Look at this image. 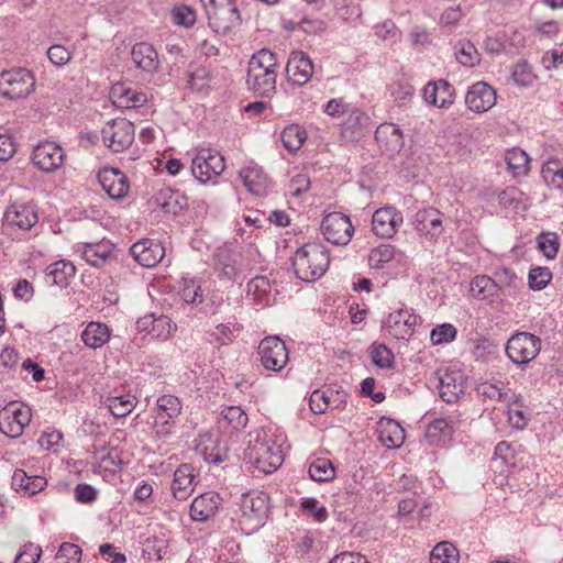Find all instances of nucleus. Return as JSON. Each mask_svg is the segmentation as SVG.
I'll use <instances>...</instances> for the list:
<instances>
[{
    "mask_svg": "<svg viewBox=\"0 0 563 563\" xmlns=\"http://www.w3.org/2000/svg\"><path fill=\"white\" fill-rule=\"evenodd\" d=\"M323 112L338 119L339 140L342 144L360 142L371 130V118L361 108L346 102L344 98L330 99L323 106Z\"/></svg>",
    "mask_w": 563,
    "mask_h": 563,
    "instance_id": "f257e3e1",
    "label": "nucleus"
},
{
    "mask_svg": "<svg viewBox=\"0 0 563 563\" xmlns=\"http://www.w3.org/2000/svg\"><path fill=\"white\" fill-rule=\"evenodd\" d=\"M277 55L267 48L254 53L249 63L245 85L249 91L262 98H272L277 92Z\"/></svg>",
    "mask_w": 563,
    "mask_h": 563,
    "instance_id": "f03ea898",
    "label": "nucleus"
},
{
    "mask_svg": "<svg viewBox=\"0 0 563 563\" xmlns=\"http://www.w3.org/2000/svg\"><path fill=\"white\" fill-rule=\"evenodd\" d=\"M297 278L311 283L324 275L330 265L329 250L322 243L312 242L297 249L292 256Z\"/></svg>",
    "mask_w": 563,
    "mask_h": 563,
    "instance_id": "7ed1b4c3",
    "label": "nucleus"
},
{
    "mask_svg": "<svg viewBox=\"0 0 563 563\" xmlns=\"http://www.w3.org/2000/svg\"><path fill=\"white\" fill-rule=\"evenodd\" d=\"M244 460L251 463L256 470L271 474L284 462L282 446L276 443L273 435L265 430L256 432L254 440H251L244 451Z\"/></svg>",
    "mask_w": 563,
    "mask_h": 563,
    "instance_id": "20e7f679",
    "label": "nucleus"
},
{
    "mask_svg": "<svg viewBox=\"0 0 563 563\" xmlns=\"http://www.w3.org/2000/svg\"><path fill=\"white\" fill-rule=\"evenodd\" d=\"M269 497L261 490H251L241 496L240 525L246 533H252L262 528L269 512Z\"/></svg>",
    "mask_w": 563,
    "mask_h": 563,
    "instance_id": "39448f33",
    "label": "nucleus"
},
{
    "mask_svg": "<svg viewBox=\"0 0 563 563\" xmlns=\"http://www.w3.org/2000/svg\"><path fill=\"white\" fill-rule=\"evenodd\" d=\"M209 26L218 34H227L241 24L235 0H201Z\"/></svg>",
    "mask_w": 563,
    "mask_h": 563,
    "instance_id": "423d86ee",
    "label": "nucleus"
},
{
    "mask_svg": "<svg viewBox=\"0 0 563 563\" xmlns=\"http://www.w3.org/2000/svg\"><path fill=\"white\" fill-rule=\"evenodd\" d=\"M38 221V216L33 206L13 203L7 208L2 219V231L9 235L21 238L30 232Z\"/></svg>",
    "mask_w": 563,
    "mask_h": 563,
    "instance_id": "0eeeda50",
    "label": "nucleus"
},
{
    "mask_svg": "<svg viewBox=\"0 0 563 563\" xmlns=\"http://www.w3.org/2000/svg\"><path fill=\"white\" fill-rule=\"evenodd\" d=\"M34 87L35 77L25 68L4 70L0 74V95L7 99L25 98Z\"/></svg>",
    "mask_w": 563,
    "mask_h": 563,
    "instance_id": "6e6552de",
    "label": "nucleus"
},
{
    "mask_svg": "<svg viewBox=\"0 0 563 563\" xmlns=\"http://www.w3.org/2000/svg\"><path fill=\"white\" fill-rule=\"evenodd\" d=\"M101 135L103 144L109 150L121 153L134 141V124L124 118L112 119L102 128Z\"/></svg>",
    "mask_w": 563,
    "mask_h": 563,
    "instance_id": "1a4fd4ad",
    "label": "nucleus"
},
{
    "mask_svg": "<svg viewBox=\"0 0 563 563\" xmlns=\"http://www.w3.org/2000/svg\"><path fill=\"white\" fill-rule=\"evenodd\" d=\"M540 350V338L528 332L514 334L506 344L507 356L517 365L528 364L537 357Z\"/></svg>",
    "mask_w": 563,
    "mask_h": 563,
    "instance_id": "9d476101",
    "label": "nucleus"
},
{
    "mask_svg": "<svg viewBox=\"0 0 563 563\" xmlns=\"http://www.w3.org/2000/svg\"><path fill=\"white\" fill-rule=\"evenodd\" d=\"M224 169V157L212 148H201L191 162L192 176L201 184L218 177Z\"/></svg>",
    "mask_w": 563,
    "mask_h": 563,
    "instance_id": "9b49d317",
    "label": "nucleus"
},
{
    "mask_svg": "<svg viewBox=\"0 0 563 563\" xmlns=\"http://www.w3.org/2000/svg\"><path fill=\"white\" fill-rule=\"evenodd\" d=\"M257 354L263 367L273 372H280L289 360L288 349L278 336L263 339L258 345Z\"/></svg>",
    "mask_w": 563,
    "mask_h": 563,
    "instance_id": "f8f14e48",
    "label": "nucleus"
},
{
    "mask_svg": "<svg viewBox=\"0 0 563 563\" xmlns=\"http://www.w3.org/2000/svg\"><path fill=\"white\" fill-rule=\"evenodd\" d=\"M320 228L324 239L334 245L349 244L354 233L350 218L341 212L325 214Z\"/></svg>",
    "mask_w": 563,
    "mask_h": 563,
    "instance_id": "ddd939ff",
    "label": "nucleus"
},
{
    "mask_svg": "<svg viewBox=\"0 0 563 563\" xmlns=\"http://www.w3.org/2000/svg\"><path fill=\"white\" fill-rule=\"evenodd\" d=\"M31 418L30 407L11 402L0 412V431L15 439L23 433L24 428L31 422Z\"/></svg>",
    "mask_w": 563,
    "mask_h": 563,
    "instance_id": "4468645a",
    "label": "nucleus"
},
{
    "mask_svg": "<svg viewBox=\"0 0 563 563\" xmlns=\"http://www.w3.org/2000/svg\"><path fill=\"white\" fill-rule=\"evenodd\" d=\"M419 317L404 308L393 311L383 322V329L394 339L408 340L415 332Z\"/></svg>",
    "mask_w": 563,
    "mask_h": 563,
    "instance_id": "2eb2a0df",
    "label": "nucleus"
},
{
    "mask_svg": "<svg viewBox=\"0 0 563 563\" xmlns=\"http://www.w3.org/2000/svg\"><path fill=\"white\" fill-rule=\"evenodd\" d=\"M31 159L40 170L52 173L64 164L65 152L57 143L44 141L34 147Z\"/></svg>",
    "mask_w": 563,
    "mask_h": 563,
    "instance_id": "dca6fc26",
    "label": "nucleus"
},
{
    "mask_svg": "<svg viewBox=\"0 0 563 563\" xmlns=\"http://www.w3.org/2000/svg\"><path fill=\"white\" fill-rule=\"evenodd\" d=\"M313 69L312 60L307 53L294 51L286 65L287 80L294 86L302 87L310 81Z\"/></svg>",
    "mask_w": 563,
    "mask_h": 563,
    "instance_id": "f3484780",
    "label": "nucleus"
},
{
    "mask_svg": "<svg viewBox=\"0 0 563 563\" xmlns=\"http://www.w3.org/2000/svg\"><path fill=\"white\" fill-rule=\"evenodd\" d=\"M102 189L113 200H121L128 196L130 184L128 176L119 168L104 167L97 175Z\"/></svg>",
    "mask_w": 563,
    "mask_h": 563,
    "instance_id": "a211bd4d",
    "label": "nucleus"
},
{
    "mask_svg": "<svg viewBox=\"0 0 563 563\" xmlns=\"http://www.w3.org/2000/svg\"><path fill=\"white\" fill-rule=\"evenodd\" d=\"M467 377L460 369L448 368L439 376V395L448 404L456 402L465 391Z\"/></svg>",
    "mask_w": 563,
    "mask_h": 563,
    "instance_id": "6ab92c4d",
    "label": "nucleus"
},
{
    "mask_svg": "<svg viewBox=\"0 0 563 563\" xmlns=\"http://www.w3.org/2000/svg\"><path fill=\"white\" fill-rule=\"evenodd\" d=\"M465 104L475 113H484L496 104V91L488 84L477 81L466 91Z\"/></svg>",
    "mask_w": 563,
    "mask_h": 563,
    "instance_id": "aec40b11",
    "label": "nucleus"
},
{
    "mask_svg": "<svg viewBox=\"0 0 563 563\" xmlns=\"http://www.w3.org/2000/svg\"><path fill=\"white\" fill-rule=\"evenodd\" d=\"M402 223V214L394 207L377 209L372 217V230L375 235L389 239Z\"/></svg>",
    "mask_w": 563,
    "mask_h": 563,
    "instance_id": "412c9836",
    "label": "nucleus"
},
{
    "mask_svg": "<svg viewBox=\"0 0 563 563\" xmlns=\"http://www.w3.org/2000/svg\"><path fill=\"white\" fill-rule=\"evenodd\" d=\"M136 329L139 332L150 334L152 339L166 341L176 331L177 327L167 316L150 313L137 319Z\"/></svg>",
    "mask_w": 563,
    "mask_h": 563,
    "instance_id": "4be33fe9",
    "label": "nucleus"
},
{
    "mask_svg": "<svg viewBox=\"0 0 563 563\" xmlns=\"http://www.w3.org/2000/svg\"><path fill=\"white\" fill-rule=\"evenodd\" d=\"M130 252L134 260L144 267H155L165 256V247L158 241L143 239L134 243Z\"/></svg>",
    "mask_w": 563,
    "mask_h": 563,
    "instance_id": "5701e85b",
    "label": "nucleus"
},
{
    "mask_svg": "<svg viewBox=\"0 0 563 563\" xmlns=\"http://www.w3.org/2000/svg\"><path fill=\"white\" fill-rule=\"evenodd\" d=\"M412 223L420 234L431 240H435L443 232L442 213L432 207L418 210L413 216Z\"/></svg>",
    "mask_w": 563,
    "mask_h": 563,
    "instance_id": "b1692460",
    "label": "nucleus"
},
{
    "mask_svg": "<svg viewBox=\"0 0 563 563\" xmlns=\"http://www.w3.org/2000/svg\"><path fill=\"white\" fill-rule=\"evenodd\" d=\"M422 92L427 103L442 109L450 108L455 100V89L445 79L429 81Z\"/></svg>",
    "mask_w": 563,
    "mask_h": 563,
    "instance_id": "393cba45",
    "label": "nucleus"
},
{
    "mask_svg": "<svg viewBox=\"0 0 563 563\" xmlns=\"http://www.w3.org/2000/svg\"><path fill=\"white\" fill-rule=\"evenodd\" d=\"M221 503L222 498L214 492L200 494L190 505V518L194 521H207L217 514Z\"/></svg>",
    "mask_w": 563,
    "mask_h": 563,
    "instance_id": "a878e982",
    "label": "nucleus"
},
{
    "mask_svg": "<svg viewBox=\"0 0 563 563\" xmlns=\"http://www.w3.org/2000/svg\"><path fill=\"white\" fill-rule=\"evenodd\" d=\"M132 60L139 69L148 74L159 70L161 62L155 47L147 42H139L132 46Z\"/></svg>",
    "mask_w": 563,
    "mask_h": 563,
    "instance_id": "bb28decb",
    "label": "nucleus"
},
{
    "mask_svg": "<svg viewBox=\"0 0 563 563\" xmlns=\"http://www.w3.org/2000/svg\"><path fill=\"white\" fill-rule=\"evenodd\" d=\"M75 265L69 261L60 260L46 267L45 282L52 286L66 288L70 284L71 278L75 277Z\"/></svg>",
    "mask_w": 563,
    "mask_h": 563,
    "instance_id": "cd10ccee",
    "label": "nucleus"
},
{
    "mask_svg": "<svg viewBox=\"0 0 563 563\" xmlns=\"http://www.w3.org/2000/svg\"><path fill=\"white\" fill-rule=\"evenodd\" d=\"M112 102L118 108H137L147 102L144 92L125 87L122 84L114 85L110 90Z\"/></svg>",
    "mask_w": 563,
    "mask_h": 563,
    "instance_id": "c85d7f7f",
    "label": "nucleus"
},
{
    "mask_svg": "<svg viewBox=\"0 0 563 563\" xmlns=\"http://www.w3.org/2000/svg\"><path fill=\"white\" fill-rule=\"evenodd\" d=\"M194 467L190 464L179 465L172 483V492L176 499L186 500L194 490Z\"/></svg>",
    "mask_w": 563,
    "mask_h": 563,
    "instance_id": "c756f323",
    "label": "nucleus"
},
{
    "mask_svg": "<svg viewBox=\"0 0 563 563\" xmlns=\"http://www.w3.org/2000/svg\"><path fill=\"white\" fill-rule=\"evenodd\" d=\"M375 140L387 151H399L404 145V135L401 129L394 123L385 122L377 126Z\"/></svg>",
    "mask_w": 563,
    "mask_h": 563,
    "instance_id": "7c9ffc66",
    "label": "nucleus"
},
{
    "mask_svg": "<svg viewBox=\"0 0 563 563\" xmlns=\"http://www.w3.org/2000/svg\"><path fill=\"white\" fill-rule=\"evenodd\" d=\"M380 442L387 446L399 448L405 441V429L394 419L380 418L378 421Z\"/></svg>",
    "mask_w": 563,
    "mask_h": 563,
    "instance_id": "2f4dec72",
    "label": "nucleus"
},
{
    "mask_svg": "<svg viewBox=\"0 0 563 563\" xmlns=\"http://www.w3.org/2000/svg\"><path fill=\"white\" fill-rule=\"evenodd\" d=\"M240 177L243 185L250 192L256 196L266 194L269 179L266 173L261 167L251 166L240 170Z\"/></svg>",
    "mask_w": 563,
    "mask_h": 563,
    "instance_id": "473e14b6",
    "label": "nucleus"
},
{
    "mask_svg": "<svg viewBox=\"0 0 563 563\" xmlns=\"http://www.w3.org/2000/svg\"><path fill=\"white\" fill-rule=\"evenodd\" d=\"M113 244L110 241H99L96 243H86L82 246V258L93 267H101L111 256Z\"/></svg>",
    "mask_w": 563,
    "mask_h": 563,
    "instance_id": "72a5a7b5",
    "label": "nucleus"
},
{
    "mask_svg": "<svg viewBox=\"0 0 563 563\" xmlns=\"http://www.w3.org/2000/svg\"><path fill=\"white\" fill-rule=\"evenodd\" d=\"M47 481L42 476H30L24 470H15L12 475V488L16 492H23L29 496H33L44 489Z\"/></svg>",
    "mask_w": 563,
    "mask_h": 563,
    "instance_id": "f704fd0d",
    "label": "nucleus"
},
{
    "mask_svg": "<svg viewBox=\"0 0 563 563\" xmlns=\"http://www.w3.org/2000/svg\"><path fill=\"white\" fill-rule=\"evenodd\" d=\"M183 404L177 396L162 395L156 400V419L163 424L174 422L181 415Z\"/></svg>",
    "mask_w": 563,
    "mask_h": 563,
    "instance_id": "c9c22d12",
    "label": "nucleus"
},
{
    "mask_svg": "<svg viewBox=\"0 0 563 563\" xmlns=\"http://www.w3.org/2000/svg\"><path fill=\"white\" fill-rule=\"evenodd\" d=\"M111 336L110 328L102 322L91 321L81 332V341L90 349H99L103 346Z\"/></svg>",
    "mask_w": 563,
    "mask_h": 563,
    "instance_id": "e433bc0d",
    "label": "nucleus"
},
{
    "mask_svg": "<svg viewBox=\"0 0 563 563\" xmlns=\"http://www.w3.org/2000/svg\"><path fill=\"white\" fill-rule=\"evenodd\" d=\"M454 432L452 419L439 418L431 421L426 430V437L430 444H439L450 439Z\"/></svg>",
    "mask_w": 563,
    "mask_h": 563,
    "instance_id": "4c0bfd02",
    "label": "nucleus"
},
{
    "mask_svg": "<svg viewBox=\"0 0 563 563\" xmlns=\"http://www.w3.org/2000/svg\"><path fill=\"white\" fill-rule=\"evenodd\" d=\"M470 291L476 299H487L497 294L498 282L487 275H477L471 282Z\"/></svg>",
    "mask_w": 563,
    "mask_h": 563,
    "instance_id": "58836bf2",
    "label": "nucleus"
},
{
    "mask_svg": "<svg viewBox=\"0 0 563 563\" xmlns=\"http://www.w3.org/2000/svg\"><path fill=\"white\" fill-rule=\"evenodd\" d=\"M104 405L115 418H124L132 412L136 406L135 397L131 395L109 396Z\"/></svg>",
    "mask_w": 563,
    "mask_h": 563,
    "instance_id": "ea45409f",
    "label": "nucleus"
},
{
    "mask_svg": "<svg viewBox=\"0 0 563 563\" xmlns=\"http://www.w3.org/2000/svg\"><path fill=\"white\" fill-rule=\"evenodd\" d=\"M198 449L203 460L209 464L219 465L228 456L227 449L221 446L219 441L217 439H212V437H208L203 440Z\"/></svg>",
    "mask_w": 563,
    "mask_h": 563,
    "instance_id": "a19ab883",
    "label": "nucleus"
},
{
    "mask_svg": "<svg viewBox=\"0 0 563 563\" xmlns=\"http://www.w3.org/2000/svg\"><path fill=\"white\" fill-rule=\"evenodd\" d=\"M306 139V130L298 124H290L286 126L280 134L284 147L290 153L297 152L302 146Z\"/></svg>",
    "mask_w": 563,
    "mask_h": 563,
    "instance_id": "79ce46f5",
    "label": "nucleus"
},
{
    "mask_svg": "<svg viewBox=\"0 0 563 563\" xmlns=\"http://www.w3.org/2000/svg\"><path fill=\"white\" fill-rule=\"evenodd\" d=\"M506 163L508 169L512 173L514 176H523L529 172L530 158L528 154L518 147H515L507 152L506 154Z\"/></svg>",
    "mask_w": 563,
    "mask_h": 563,
    "instance_id": "37998d69",
    "label": "nucleus"
},
{
    "mask_svg": "<svg viewBox=\"0 0 563 563\" xmlns=\"http://www.w3.org/2000/svg\"><path fill=\"white\" fill-rule=\"evenodd\" d=\"M157 201L166 212L174 214H177L186 207L185 197L170 188L162 189L158 192Z\"/></svg>",
    "mask_w": 563,
    "mask_h": 563,
    "instance_id": "c03bdc74",
    "label": "nucleus"
},
{
    "mask_svg": "<svg viewBox=\"0 0 563 563\" xmlns=\"http://www.w3.org/2000/svg\"><path fill=\"white\" fill-rule=\"evenodd\" d=\"M272 285L266 276H255L247 283V295L260 305H267Z\"/></svg>",
    "mask_w": 563,
    "mask_h": 563,
    "instance_id": "a18cd8bd",
    "label": "nucleus"
},
{
    "mask_svg": "<svg viewBox=\"0 0 563 563\" xmlns=\"http://www.w3.org/2000/svg\"><path fill=\"white\" fill-rule=\"evenodd\" d=\"M211 73L207 66L190 64L187 71V84L191 90H202L209 85Z\"/></svg>",
    "mask_w": 563,
    "mask_h": 563,
    "instance_id": "49530a36",
    "label": "nucleus"
},
{
    "mask_svg": "<svg viewBox=\"0 0 563 563\" xmlns=\"http://www.w3.org/2000/svg\"><path fill=\"white\" fill-rule=\"evenodd\" d=\"M179 295L186 303L199 305L203 301L201 286L194 278L183 277L180 279Z\"/></svg>",
    "mask_w": 563,
    "mask_h": 563,
    "instance_id": "de8ad7c7",
    "label": "nucleus"
},
{
    "mask_svg": "<svg viewBox=\"0 0 563 563\" xmlns=\"http://www.w3.org/2000/svg\"><path fill=\"white\" fill-rule=\"evenodd\" d=\"M459 550L448 541L438 543L430 553L431 563H457Z\"/></svg>",
    "mask_w": 563,
    "mask_h": 563,
    "instance_id": "09e8293b",
    "label": "nucleus"
},
{
    "mask_svg": "<svg viewBox=\"0 0 563 563\" xmlns=\"http://www.w3.org/2000/svg\"><path fill=\"white\" fill-rule=\"evenodd\" d=\"M309 476L314 482H329L334 478L335 471L332 462L328 459L314 460L308 470Z\"/></svg>",
    "mask_w": 563,
    "mask_h": 563,
    "instance_id": "8fccbe9b",
    "label": "nucleus"
},
{
    "mask_svg": "<svg viewBox=\"0 0 563 563\" xmlns=\"http://www.w3.org/2000/svg\"><path fill=\"white\" fill-rule=\"evenodd\" d=\"M216 267L218 276L221 279H233L238 274L236 262L228 250H223L216 255Z\"/></svg>",
    "mask_w": 563,
    "mask_h": 563,
    "instance_id": "3c124183",
    "label": "nucleus"
},
{
    "mask_svg": "<svg viewBox=\"0 0 563 563\" xmlns=\"http://www.w3.org/2000/svg\"><path fill=\"white\" fill-rule=\"evenodd\" d=\"M395 246L390 244H380L371 251L368 255V264L373 268L382 269L387 263L395 258Z\"/></svg>",
    "mask_w": 563,
    "mask_h": 563,
    "instance_id": "603ef678",
    "label": "nucleus"
},
{
    "mask_svg": "<svg viewBox=\"0 0 563 563\" xmlns=\"http://www.w3.org/2000/svg\"><path fill=\"white\" fill-rule=\"evenodd\" d=\"M455 56L457 62L465 67H474L481 62V54L470 41L459 43Z\"/></svg>",
    "mask_w": 563,
    "mask_h": 563,
    "instance_id": "864d4df0",
    "label": "nucleus"
},
{
    "mask_svg": "<svg viewBox=\"0 0 563 563\" xmlns=\"http://www.w3.org/2000/svg\"><path fill=\"white\" fill-rule=\"evenodd\" d=\"M223 421L233 430H241L246 427L249 417L240 406H229L221 411Z\"/></svg>",
    "mask_w": 563,
    "mask_h": 563,
    "instance_id": "5fc2aeb1",
    "label": "nucleus"
},
{
    "mask_svg": "<svg viewBox=\"0 0 563 563\" xmlns=\"http://www.w3.org/2000/svg\"><path fill=\"white\" fill-rule=\"evenodd\" d=\"M497 200L498 203L506 209H511L514 211L525 209L522 203V192L512 186L501 190L498 194Z\"/></svg>",
    "mask_w": 563,
    "mask_h": 563,
    "instance_id": "6e6d98bb",
    "label": "nucleus"
},
{
    "mask_svg": "<svg viewBox=\"0 0 563 563\" xmlns=\"http://www.w3.org/2000/svg\"><path fill=\"white\" fill-rule=\"evenodd\" d=\"M544 181L556 188L563 189V167L558 161H550L542 166L541 170Z\"/></svg>",
    "mask_w": 563,
    "mask_h": 563,
    "instance_id": "4d7b16f0",
    "label": "nucleus"
},
{
    "mask_svg": "<svg viewBox=\"0 0 563 563\" xmlns=\"http://www.w3.org/2000/svg\"><path fill=\"white\" fill-rule=\"evenodd\" d=\"M477 393L484 399L490 401H503L507 397L505 384L503 382L488 383L484 382L477 386Z\"/></svg>",
    "mask_w": 563,
    "mask_h": 563,
    "instance_id": "13d9d810",
    "label": "nucleus"
},
{
    "mask_svg": "<svg viewBox=\"0 0 563 563\" xmlns=\"http://www.w3.org/2000/svg\"><path fill=\"white\" fill-rule=\"evenodd\" d=\"M552 279V272L548 267H533L528 275V285L532 290L544 289Z\"/></svg>",
    "mask_w": 563,
    "mask_h": 563,
    "instance_id": "bf43d9fd",
    "label": "nucleus"
},
{
    "mask_svg": "<svg viewBox=\"0 0 563 563\" xmlns=\"http://www.w3.org/2000/svg\"><path fill=\"white\" fill-rule=\"evenodd\" d=\"M371 358L373 363L380 368L394 367V354L385 344H373L371 347Z\"/></svg>",
    "mask_w": 563,
    "mask_h": 563,
    "instance_id": "052dcab7",
    "label": "nucleus"
},
{
    "mask_svg": "<svg viewBox=\"0 0 563 563\" xmlns=\"http://www.w3.org/2000/svg\"><path fill=\"white\" fill-rule=\"evenodd\" d=\"M82 550L79 545L63 542L56 553L57 563H79L81 560Z\"/></svg>",
    "mask_w": 563,
    "mask_h": 563,
    "instance_id": "680f3d73",
    "label": "nucleus"
},
{
    "mask_svg": "<svg viewBox=\"0 0 563 563\" xmlns=\"http://www.w3.org/2000/svg\"><path fill=\"white\" fill-rule=\"evenodd\" d=\"M511 77L518 86H530L534 80L531 66L527 60H519L512 68Z\"/></svg>",
    "mask_w": 563,
    "mask_h": 563,
    "instance_id": "e2e57ef3",
    "label": "nucleus"
},
{
    "mask_svg": "<svg viewBox=\"0 0 563 563\" xmlns=\"http://www.w3.org/2000/svg\"><path fill=\"white\" fill-rule=\"evenodd\" d=\"M456 328L451 323H443L437 325L431 331V341L433 344H445L452 342L456 338Z\"/></svg>",
    "mask_w": 563,
    "mask_h": 563,
    "instance_id": "0e129e2a",
    "label": "nucleus"
},
{
    "mask_svg": "<svg viewBox=\"0 0 563 563\" xmlns=\"http://www.w3.org/2000/svg\"><path fill=\"white\" fill-rule=\"evenodd\" d=\"M300 509L308 512L317 522H324L329 517L327 508L320 506L314 497L302 499Z\"/></svg>",
    "mask_w": 563,
    "mask_h": 563,
    "instance_id": "69168bd1",
    "label": "nucleus"
},
{
    "mask_svg": "<svg viewBox=\"0 0 563 563\" xmlns=\"http://www.w3.org/2000/svg\"><path fill=\"white\" fill-rule=\"evenodd\" d=\"M329 391L328 387L323 389H314L309 398V407L313 413L321 415L324 413L328 409H330L329 406Z\"/></svg>",
    "mask_w": 563,
    "mask_h": 563,
    "instance_id": "338daca9",
    "label": "nucleus"
},
{
    "mask_svg": "<svg viewBox=\"0 0 563 563\" xmlns=\"http://www.w3.org/2000/svg\"><path fill=\"white\" fill-rule=\"evenodd\" d=\"M42 555V548L32 542L25 543L14 559V563H37Z\"/></svg>",
    "mask_w": 563,
    "mask_h": 563,
    "instance_id": "774afa93",
    "label": "nucleus"
}]
</instances>
